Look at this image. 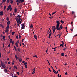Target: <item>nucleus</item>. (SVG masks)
<instances>
[{
	"instance_id": "f257e3e1",
	"label": "nucleus",
	"mask_w": 77,
	"mask_h": 77,
	"mask_svg": "<svg viewBox=\"0 0 77 77\" xmlns=\"http://www.w3.org/2000/svg\"><path fill=\"white\" fill-rule=\"evenodd\" d=\"M57 25L56 26V29L57 30H60L61 29H63V26L62 25H60V26L59 27V24H60V22L59 20H57L56 21Z\"/></svg>"
},
{
	"instance_id": "f03ea898",
	"label": "nucleus",
	"mask_w": 77,
	"mask_h": 77,
	"mask_svg": "<svg viewBox=\"0 0 77 77\" xmlns=\"http://www.w3.org/2000/svg\"><path fill=\"white\" fill-rule=\"evenodd\" d=\"M52 30H53V33H54L55 32V30H56V26H53L52 27Z\"/></svg>"
},
{
	"instance_id": "7ed1b4c3",
	"label": "nucleus",
	"mask_w": 77,
	"mask_h": 77,
	"mask_svg": "<svg viewBox=\"0 0 77 77\" xmlns=\"http://www.w3.org/2000/svg\"><path fill=\"white\" fill-rule=\"evenodd\" d=\"M1 66H2V67L3 68H5V64L2 61L1 62Z\"/></svg>"
},
{
	"instance_id": "20e7f679",
	"label": "nucleus",
	"mask_w": 77,
	"mask_h": 77,
	"mask_svg": "<svg viewBox=\"0 0 77 77\" xmlns=\"http://www.w3.org/2000/svg\"><path fill=\"white\" fill-rule=\"evenodd\" d=\"M3 11H0V15L1 16H3Z\"/></svg>"
},
{
	"instance_id": "39448f33",
	"label": "nucleus",
	"mask_w": 77,
	"mask_h": 77,
	"mask_svg": "<svg viewBox=\"0 0 77 77\" xmlns=\"http://www.w3.org/2000/svg\"><path fill=\"white\" fill-rule=\"evenodd\" d=\"M21 18H19V19H18V20H17V23H19V22H20V21L21 20Z\"/></svg>"
},
{
	"instance_id": "423d86ee",
	"label": "nucleus",
	"mask_w": 77,
	"mask_h": 77,
	"mask_svg": "<svg viewBox=\"0 0 77 77\" xmlns=\"http://www.w3.org/2000/svg\"><path fill=\"white\" fill-rule=\"evenodd\" d=\"M24 2V0H19V2L18 3H22V2Z\"/></svg>"
},
{
	"instance_id": "0eeeda50",
	"label": "nucleus",
	"mask_w": 77,
	"mask_h": 77,
	"mask_svg": "<svg viewBox=\"0 0 77 77\" xmlns=\"http://www.w3.org/2000/svg\"><path fill=\"white\" fill-rule=\"evenodd\" d=\"M24 23L22 24L21 29H24Z\"/></svg>"
},
{
	"instance_id": "6e6552de",
	"label": "nucleus",
	"mask_w": 77,
	"mask_h": 77,
	"mask_svg": "<svg viewBox=\"0 0 77 77\" xmlns=\"http://www.w3.org/2000/svg\"><path fill=\"white\" fill-rule=\"evenodd\" d=\"M6 29H9V25H7V27H6Z\"/></svg>"
},
{
	"instance_id": "1a4fd4ad",
	"label": "nucleus",
	"mask_w": 77,
	"mask_h": 77,
	"mask_svg": "<svg viewBox=\"0 0 77 77\" xmlns=\"http://www.w3.org/2000/svg\"><path fill=\"white\" fill-rule=\"evenodd\" d=\"M34 38L35 39H37V36L36 35H34Z\"/></svg>"
},
{
	"instance_id": "9d476101",
	"label": "nucleus",
	"mask_w": 77,
	"mask_h": 77,
	"mask_svg": "<svg viewBox=\"0 0 77 77\" xmlns=\"http://www.w3.org/2000/svg\"><path fill=\"white\" fill-rule=\"evenodd\" d=\"M51 32L50 33V34L49 35L48 38H50V37L51 36Z\"/></svg>"
},
{
	"instance_id": "9b49d317",
	"label": "nucleus",
	"mask_w": 77,
	"mask_h": 77,
	"mask_svg": "<svg viewBox=\"0 0 77 77\" xmlns=\"http://www.w3.org/2000/svg\"><path fill=\"white\" fill-rule=\"evenodd\" d=\"M4 71L6 73L8 72V70H7L6 69H4Z\"/></svg>"
},
{
	"instance_id": "f8f14e48",
	"label": "nucleus",
	"mask_w": 77,
	"mask_h": 77,
	"mask_svg": "<svg viewBox=\"0 0 77 77\" xmlns=\"http://www.w3.org/2000/svg\"><path fill=\"white\" fill-rule=\"evenodd\" d=\"M17 17L19 18H21V16L20 15H18L17 16Z\"/></svg>"
},
{
	"instance_id": "ddd939ff",
	"label": "nucleus",
	"mask_w": 77,
	"mask_h": 77,
	"mask_svg": "<svg viewBox=\"0 0 77 77\" xmlns=\"http://www.w3.org/2000/svg\"><path fill=\"white\" fill-rule=\"evenodd\" d=\"M54 73V74H57V72H56V71H55V70H54V69H53V71Z\"/></svg>"
},
{
	"instance_id": "4468645a",
	"label": "nucleus",
	"mask_w": 77,
	"mask_h": 77,
	"mask_svg": "<svg viewBox=\"0 0 77 77\" xmlns=\"http://www.w3.org/2000/svg\"><path fill=\"white\" fill-rule=\"evenodd\" d=\"M14 69H18V68H17V67L16 66H14Z\"/></svg>"
},
{
	"instance_id": "2eb2a0df",
	"label": "nucleus",
	"mask_w": 77,
	"mask_h": 77,
	"mask_svg": "<svg viewBox=\"0 0 77 77\" xmlns=\"http://www.w3.org/2000/svg\"><path fill=\"white\" fill-rule=\"evenodd\" d=\"M15 58H16V60H18V57H17V55H15Z\"/></svg>"
},
{
	"instance_id": "dca6fc26",
	"label": "nucleus",
	"mask_w": 77,
	"mask_h": 77,
	"mask_svg": "<svg viewBox=\"0 0 77 77\" xmlns=\"http://www.w3.org/2000/svg\"><path fill=\"white\" fill-rule=\"evenodd\" d=\"M14 12H17V8H15L14 9Z\"/></svg>"
},
{
	"instance_id": "f3484780",
	"label": "nucleus",
	"mask_w": 77,
	"mask_h": 77,
	"mask_svg": "<svg viewBox=\"0 0 77 77\" xmlns=\"http://www.w3.org/2000/svg\"><path fill=\"white\" fill-rule=\"evenodd\" d=\"M18 60L20 62H21V61H22V59H21V58H20H20H18Z\"/></svg>"
},
{
	"instance_id": "a211bd4d",
	"label": "nucleus",
	"mask_w": 77,
	"mask_h": 77,
	"mask_svg": "<svg viewBox=\"0 0 77 77\" xmlns=\"http://www.w3.org/2000/svg\"><path fill=\"white\" fill-rule=\"evenodd\" d=\"M11 23V22H10V21H8L7 22V25H9V24H10V23Z\"/></svg>"
},
{
	"instance_id": "6ab92c4d",
	"label": "nucleus",
	"mask_w": 77,
	"mask_h": 77,
	"mask_svg": "<svg viewBox=\"0 0 77 77\" xmlns=\"http://www.w3.org/2000/svg\"><path fill=\"white\" fill-rule=\"evenodd\" d=\"M8 31H9V30H8V29H6V30L5 31V32L6 33H8Z\"/></svg>"
},
{
	"instance_id": "aec40b11",
	"label": "nucleus",
	"mask_w": 77,
	"mask_h": 77,
	"mask_svg": "<svg viewBox=\"0 0 77 77\" xmlns=\"http://www.w3.org/2000/svg\"><path fill=\"white\" fill-rule=\"evenodd\" d=\"M14 48L15 49V51H17V48H16V47L14 46Z\"/></svg>"
},
{
	"instance_id": "412c9836",
	"label": "nucleus",
	"mask_w": 77,
	"mask_h": 77,
	"mask_svg": "<svg viewBox=\"0 0 77 77\" xmlns=\"http://www.w3.org/2000/svg\"><path fill=\"white\" fill-rule=\"evenodd\" d=\"M61 56H64V53H62L61 54Z\"/></svg>"
},
{
	"instance_id": "4be33fe9",
	"label": "nucleus",
	"mask_w": 77,
	"mask_h": 77,
	"mask_svg": "<svg viewBox=\"0 0 77 77\" xmlns=\"http://www.w3.org/2000/svg\"><path fill=\"white\" fill-rule=\"evenodd\" d=\"M60 22L62 24H63V23H64V22L63 21H62V20H60Z\"/></svg>"
},
{
	"instance_id": "5701e85b",
	"label": "nucleus",
	"mask_w": 77,
	"mask_h": 77,
	"mask_svg": "<svg viewBox=\"0 0 77 77\" xmlns=\"http://www.w3.org/2000/svg\"><path fill=\"white\" fill-rule=\"evenodd\" d=\"M15 20H16V21H18V17H17L16 18H15Z\"/></svg>"
},
{
	"instance_id": "b1692460",
	"label": "nucleus",
	"mask_w": 77,
	"mask_h": 77,
	"mask_svg": "<svg viewBox=\"0 0 77 77\" xmlns=\"http://www.w3.org/2000/svg\"><path fill=\"white\" fill-rule=\"evenodd\" d=\"M13 2H14V1H13V0H11V2H10V3L11 4H12V3H13Z\"/></svg>"
},
{
	"instance_id": "393cba45",
	"label": "nucleus",
	"mask_w": 77,
	"mask_h": 77,
	"mask_svg": "<svg viewBox=\"0 0 77 77\" xmlns=\"http://www.w3.org/2000/svg\"><path fill=\"white\" fill-rule=\"evenodd\" d=\"M33 57H35L36 58H38V56H37V55H34Z\"/></svg>"
},
{
	"instance_id": "a878e982",
	"label": "nucleus",
	"mask_w": 77,
	"mask_h": 77,
	"mask_svg": "<svg viewBox=\"0 0 77 77\" xmlns=\"http://www.w3.org/2000/svg\"><path fill=\"white\" fill-rule=\"evenodd\" d=\"M15 45L17 47H18V43H15Z\"/></svg>"
},
{
	"instance_id": "bb28decb",
	"label": "nucleus",
	"mask_w": 77,
	"mask_h": 77,
	"mask_svg": "<svg viewBox=\"0 0 77 77\" xmlns=\"http://www.w3.org/2000/svg\"><path fill=\"white\" fill-rule=\"evenodd\" d=\"M10 43H12V39H10Z\"/></svg>"
},
{
	"instance_id": "cd10ccee",
	"label": "nucleus",
	"mask_w": 77,
	"mask_h": 77,
	"mask_svg": "<svg viewBox=\"0 0 77 77\" xmlns=\"http://www.w3.org/2000/svg\"><path fill=\"white\" fill-rule=\"evenodd\" d=\"M6 6H5L4 7V10H5V9H6Z\"/></svg>"
},
{
	"instance_id": "c85d7f7f",
	"label": "nucleus",
	"mask_w": 77,
	"mask_h": 77,
	"mask_svg": "<svg viewBox=\"0 0 77 77\" xmlns=\"http://www.w3.org/2000/svg\"><path fill=\"white\" fill-rule=\"evenodd\" d=\"M12 35H14L15 34V32H12Z\"/></svg>"
},
{
	"instance_id": "c756f323",
	"label": "nucleus",
	"mask_w": 77,
	"mask_h": 77,
	"mask_svg": "<svg viewBox=\"0 0 77 77\" xmlns=\"http://www.w3.org/2000/svg\"><path fill=\"white\" fill-rule=\"evenodd\" d=\"M35 68L34 67V69H32V71L33 72H35Z\"/></svg>"
},
{
	"instance_id": "7c9ffc66",
	"label": "nucleus",
	"mask_w": 77,
	"mask_h": 77,
	"mask_svg": "<svg viewBox=\"0 0 77 77\" xmlns=\"http://www.w3.org/2000/svg\"><path fill=\"white\" fill-rule=\"evenodd\" d=\"M21 22H22V19L20 21V22H19V23L20 24H21Z\"/></svg>"
},
{
	"instance_id": "2f4dec72",
	"label": "nucleus",
	"mask_w": 77,
	"mask_h": 77,
	"mask_svg": "<svg viewBox=\"0 0 77 77\" xmlns=\"http://www.w3.org/2000/svg\"><path fill=\"white\" fill-rule=\"evenodd\" d=\"M75 12H74V11H72V15H73V14H75Z\"/></svg>"
},
{
	"instance_id": "473e14b6",
	"label": "nucleus",
	"mask_w": 77,
	"mask_h": 77,
	"mask_svg": "<svg viewBox=\"0 0 77 77\" xmlns=\"http://www.w3.org/2000/svg\"><path fill=\"white\" fill-rule=\"evenodd\" d=\"M7 21H9V18L8 17H7L6 19Z\"/></svg>"
},
{
	"instance_id": "72a5a7b5",
	"label": "nucleus",
	"mask_w": 77,
	"mask_h": 77,
	"mask_svg": "<svg viewBox=\"0 0 77 77\" xmlns=\"http://www.w3.org/2000/svg\"><path fill=\"white\" fill-rule=\"evenodd\" d=\"M8 8H9L10 9V8H11V5H9L8 7Z\"/></svg>"
},
{
	"instance_id": "f704fd0d",
	"label": "nucleus",
	"mask_w": 77,
	"mask_h": 77,
	"mask_svg": "<svg viewBox=\"0 0 77 77\" xmlns=\"http://www.w3.org/2000/svg\"><path fill=\"white\" fill-rule=\"evenodd\" d=\"M21 35H19V39H21Z\"/></svg>"
},
{
	"instance_id": "c9c22d12",
	"label": "nucleus",
	"mask_w": 77,
	"mask_h": 77,
	"mask_svg": "<svg viewBox=\"0 0 77 77\" xmlns=\"http://www.w3.org/2000/svg\"><path fill=\"white\" fill-rule=\"evenodd\" d=\"M56 13V12H54V13H53L52 14V15H53L54 14H55V13Z\"/></svg>"
},
{
	"instance_id": "e433bc0d",
	"label": "nucleus",
	"mask_w": 77,
	"mask_h": 77,
	"mask_svg": "<svg viewBox=\"0 0 77 77\" xmlns=\"http://www.w3.org/2000/svg\"><path fill=\"white\" fill-rule=\"evenodd\" d=\"M17 50L20 52V48H18L17 49Z\"/></svg>"
},
{
	"instance_id": "4c0bfd02",
	"label": "nucleus",
	"mask_w": 77,
	"mask_h": 77,
	"mask_svg": "<svg viewBox=\"0 0 77 77\" xmlns=\"http://www.w3.org/2000/svg\"><path fill=\"white\" fill-rule=\"evenodd\" d=\"M52 49H53L54 50V49H56V48H57V47H55L54 48H52Z\"/></svg>"
},
{
	"instance_id": "58836bf2",
	"label": "nucleus",
	"mask_w": 77,
	"mask_h": 77,
	"mask_svg": "<svg viewBox=\"0 0 77 77\" xmlns=\"http://www.w3.org/2000/svg\"><path fill=\"white\" fill-rule=\"evenodd\" d=\"M24 65H25V68H27V65L26 64H25V63H24Z\"/></svg>"
},
{
	"instance_id": "ea45409f",
	"label": "nucleus",
	"mask_w": 77,
	"mask_h": 77,
	"mask_svg": "<svg viewBox=\"0 0 77 77\" xmlns=\"http://www.w3.org/2000/svg\"><path fill=\"white\" fill-rule=\"evenodd\" d=\"M12 8H10V11H12Z\"/></svg>"
},
{
	"instance_id": "a19ab883",
	"label": "nucleus",
	"mask_w": 77,
	"mask_h": 77,
	"mask_svg": "<svg viewBox=\"0 0 77 77\" xmlns=\"http://www.w3.org/2000/svg\"><path fill=\"white\" fill-rule=\"evenodd\" d=\"M10 2L9 0H7V3H9Z\"/></svg>"
},
{
	"instance_id": "79ce46f5",
	"label": "nucleus",
	"mask_w": 77,
	"mask_h": 77,
	"mask_svg": "<svg viewBox=\"0 0 77 77\" xmlns=\"http://www.w3.org/2000/svg\"><path fill=\"white\" fill-rule=\"evenodd\" d=\"M3 39H4L5 40V36H3Z\"/></svg>"
},
{
	"instance_id": "37998d69",
	"label": "nucleus",
	"mask_w": 77,
	"mask_h": 77,
	"mask_svg": "<svg viewBox=\"0 0 77 77\" xmlns=\"http://www.w3.org/2000/svg\"><path fill=\"white\" fill-rule=\"evenodd\" d=\"M65 74L67 75H68V72H66Z\"/></svg>"
},
{
	"instance_id": "c03bdc74",
	"label": "nucleus",
	"mask_w": 77,
	"mask_h": 77,
	"mask_svg": "<svg viewBox=\"0 0 77 77\" xmlns=\"http://www.w3.org/2000/svg\"><path fill=\"white\" fill-rule=\"evenodd\" d=\"M33 26L32 25H31V26H30V28H33Z\"/></svg>"
},
{
	"instance_id": "a18cd8bd",
	"label": "nucleus",
	"mask_w": 77,
	"mask_h": 77,
	"mask_svg": "<svg viewBox=\"0 0 77 77\" xmlns=\"http://www.w3.org/2000/svg\"><path fill=\"white\" fill-rule=\"evenodd\" d=\"M12 13H11L10 14V16L11 17H12Z\"/></svg>"
},
{
	"instance_id": "49530a36",
	"label": "nucleus",
	"mask_w": 77,
	"mask_h": 77,
	"mask_svg": "<svg viewBox=\"0 0 77 77\" xmlns=\"http://www.w3.org/2000/svg\"><path fill=\"white\" fill-rule=\"evenodd\" d=\"M19 42H20V41H19V40H18L17 41V42H16V43H17V44H18V43H19Z\"/></svg>"
},
{
	"instance_id": "de8ad7c7",
	"label": "nucleus",
	"mask_w": 77,
	"mask_h": 77,
	"mask_svg": "<svg viewBox=\"0 0 77 77\" xmlns=\"http://www.w3.org/2000/svg\"><path fill=\"white\" fill-rule=\"evenodd\" d=\"M9 9H10V8H8L7 9V11H9Z\"/></svg>"
},
{
	"instance_id": "09e8293b",
	"label": "nucleus",
	"mask_w": 77,
	"mask_h": 77,
	"mask_svg": "<svg viewBox=\"0 0 77 77\" xmlns=\"http://www.w3.org/2000/svg\"><path fill=\"white\" fill-rule=\"evenodd\" d=\"M16 38H17V39H18V35H17L16 36Z\"/></svg>"
},
{
	"instance_id": "8fccbe9b",
	"label": "nucleus",
	"mask_w": 77,
	"mask_h": 77,
	"mask_svg": "<svg viewBox=\"0 0 77 77\" xmlns=\"http://www.w3.org/2000/svg\"><path fill=\"white\" fill-rule=\"evenodd\" d=\"M17 74H18V75H20V72H17Z\"/></svg>"
},
{
	"instance_id": "3c124183",
	"label": "nucleus",
	"mask_w": 77,
	"mask_h": 77,
	"mask_svg": "<svg viewBox=\"0 0 77 77\" xmlns=\"http://www.w3.org/2000/svg\"><path fill=\"white\" fill-rule=\"evenodd\" d=\"M6 0H3L2 2V3H4V2H6Z\"/></svg>"
},
{
	"instance_id": "603ef678",
	"label": "nucleus",
	"mask_w": 77,
	"mask_h": 77,
	"mask_svg": "<svg viewBox=\"0 0 77 77\" xmlns=\"http://www.w3.org/2000/svg\"><path fill=\"white\" fill-rule=\"evenodd\" d=\"M49 70V71L50 72H51V70L50 69V68H48Z\"/></svg>"
},
{
	"instance_id": "864d4df0",
	"label": "nucleus",
	"mask_w": 77,
	"mask_h": 77,
	"mask_svg": "<svg viewBox=\"0 0 77 77\" xmlns=\"http://www.w3.org/2000/svg\"><path fill=\"white\" fill-rule=\"evenodd\" d=\"M25 62V61H23V62H22V63H24Z\"/></svg>"
},
{
	"instance_id": "5fc2aeb1",
	"label": "nucleus",
	"mask_w": 77,
	"mask_h": 77,
	"mask_svg": "<svg viewBox=\"0 0 77 77\" xmlns=\"http://www.w3.org/2000/svg\"><path fill=\"white\" fill-rule=\"evenodd\" d=\"M10 46H11V44H9V45H8V47H10Z\"/></svg>"
},
{
	"instance_id": "6e6d98bb",
	"label": "nucleus",
	"mask_w": 77,
	"mask_h": 77,
	"mask_svg": "<svg viewBox=\"0 0 77 77\" xmlns=\"http://www.w3.org/2000/svg\"><path fill=\"white\" fill-rule=\"evenodd\" d=\"M8 64H11V62L10 61L8 62Z\"/></svg>"
},
{
	"instance_id": "4d7b16f0",
	"label": "nucleus",
	"mask_w": 77,
	"mask_h": 77,
	"mask_svg": "<svg viewBox=\"0 0 77 77\" xmlns=\"http://www.w3.org/2000/svg\"><path fill=\"white\" fill-rule=\"evenodd\" d=\"M74 19L76 17V16H75V14H74Z\"/></svg>"
},
{
	"instance_id": "13d9d810",
	"label": "nucleus",
	"mask_w": 77,
	"mask_h": 77,
	"mask_svg": "<svg viewBox=\"0 0 77 77\" xmlns=\"http://www.w3.org/2000/svg\"><path fill=\"white\" fill-rule=\"evenodd\" d=\"M50 33H51V34H52V33H51V30H50Z\"/></svg>"
},
{
	"instance_id": "bf43d9fd",
	"label": "nucleus",
	"mask_w": 77,
	"mask_h": 77,
	"mask_svg": "<svg viewBox=\"0 0 77 77\" xmlns=\"http://www.w3.org/2000/svg\"><path fill=\"white\" fill-rule=\"evenodd\" d=\"M34 73H35V72H32V74H34Z\"/></svg>"
},
{
	"instance_id": "052dcab7",
	"label": "nucleus",
	"mask_w": 77,
	"mask_h": 77,
	"mask_svg": "<svg viewBox=\"0 0 77 77\" xmlns=\"http://www.w3.org/2000/svg\"><path fill=\"white\" fill-rule=\"evenodd\" d=\"M20 3L19 2H17V5H19Z\"/></svg>"
},
{
	"instance_id": "680f3d73",
	"label": "nucleus",
	"mask_w": 77,
	"mask_h": 77,
	"mask_svg": "<svg viewBox=\"0 0 77 77\" xmlns=\"http://www.w3.org/2000/svg\"><path fill=\"white\" fill-rule=\"evenodd\" d=\"M17 26H19L20 24H19V23H17Z\"/></svg>"
},
{
	"instance_id": "e2e57ef3",
	"label": "nucleus",
	"mask_w": 77,
	"mask_h": 77,
	"mask_svg": "<svg viewBox=\"0 0 77 77\" xmlns=\"http://www.w3.org/2000/svg\"><path fill=\"white\" fill-rule=\"evenodd\" d=\"M14 41L12 42V45H14Z\"/></svg>"
},
{
	"instance_id": "0e129e2a",
	"label": "nucleus",
	"mask_w": 77,
	"mask_h": 77,
	"mask_svg": "<svg viewBox=\"0 0 77 77\" xmlns=\"http://www.w3.org/2000/svg\"><path fill=\"white\" fill-rule=\"evenodd\" d=\"M12 65H14V62H12Z\"/></svg>"
},
{
	"instance_id": "69168bd1",
	"label": "nucleus",
	"mask_w": 77,
	"mask_h": 77,
	"mask_svg": "<svg viewBox=\"0 0 77 77\" xmlns=\"http://www.w3.org/2000/svg\"><path fill=\"white\" fill-rule=\"evenodd\" d=\"M19 1H20V0H17L16 1L17 2H19Z\"/></svg>"
},
{
	"instance_id": "338daca9",
	"label": "nucleus",
	"mask_w": 77,
	"mask_h": 77,
	"mask_svg": "<svg viewBox=\"0 0 77 77\" xmlns=\"http://www.w3.org/2000/svg\"><path fill=\"white\" fill-rule=\"evenodd\" d=\"M49 15L51 17V15L50 13H49Z\"/></svg>"
},
{
	"instance_id": "774afa93",
	"label": "nucleus",
	"mask_w": 77,
	"mask_h": 77,
	"mask_svg": "<svg viewBox=\"0 0 77 77\" xmlns=\"http://www.w3.org/2000/svg\"><path fill=\"white\" fill-rule=\"evenodd\" d=\"M77 34H76L74 36V37H75V36H77Z\"/></svg>"
}]
</instances>
